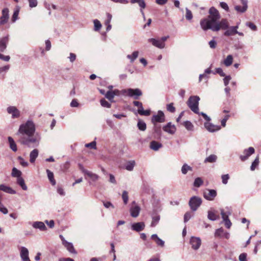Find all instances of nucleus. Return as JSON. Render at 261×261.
Returning <instances> with one entry per match:
<instances>
[{"label":"nucleus","instance_id":"1","mask_svg":"<svg viewBox=\"0 0 261 261\" xmlns=\"http://www.w3.org/2000/svg\"><path fill=\"white\" fill-rule=\"evenodd\" d=\"M210 15L207 18L201 20L200 25L204 30L208 29L213 31H218L220 29L226 30L228 28L229 23L225 19H222L219 22L220 15L218 11L214 7H211L209 10Z\"/></svg>","mask_w":261,"mask_h":261},{"label":"nucleus","instance_id":"2","mask_svg":"<svg viewBox=\"0 0 261 261\" xmlns=\"http://www.w3.org/2000/svg\"><path fill=\"white\" fill-rule=\"evenodd\" d=\"M35 132V124L32 120H28L25 123L21 124L19 126L17 135L20 136H27L31 137Z\"/></svg>","mask_w":261,"mask_h":261},{"label":"nucleus","instance_id":"3","mask_svg":"<svg viewBox=\"0 0 261 261\" xmlns=\"http://www.w3.org/2000/svg\"><path fill=\"white\" fill-rule=\"evenodd\" d=\"M41 137L39 135L36 134L34 137L20 136L19 142L21 144L28 146L29 147H37L39 146Z\"/></svg>","mask_w":261,"mask_h":261},{"label":"nucleus","instance_id":"4","mask_svg":"<svg viewBox=\"0 0 261 261\" xmlns=\"http://www.w3.org/2000/svg\"><path fill=\"white\" fill-rule=\"evenodd\" d=\"M200 98L198 96H191L189 97L187 105L190 109L195 113L199 114V101Z\"/></svg>","mask_w":261,"mask_h":261},{"label":"nucleus","instance_id":"5","mask_svg":"<svg viewBox=\"0 0 261 261\" xmlns=\"http://www.w3.org/2000/svg\"><path fill=\"white\" fill-rule=\"evenodd\" d=\"M121 92L122 94L133 97L135 99H138L139 97L142 95L141 90L138 88L123 89Z\"/></svg>","mask_w":261,"mask_h":261},{"label":"nucleus","instance_id":"6","mask_svg":"<svg viewBox=\"0 0 261 261\" xmlns=\"http://www.w3.org/2000/svg\"><path fill=\"white\" fill-rule=\"evenodd\" d=\"M202 200V199L198 196L192 197L189 201V205L192 211H196L201 205Z\"/></svg>","mask_w":261,"mask_h":261},{"label":"nucleus","instance_id":"7","mask_svg":"<svg viewBox=\"0 0 261 261\" xmlns=\"http://www.w3.org/2000/svg\"><path fill=\"white\" fill-rule=\"evenodd\" d=\"M7 113L11 115L12 119H18L21 115L20 111L15 106H9L7 108Z\"/></svg>","mask_w":261,"mask_h":261},{"label":"nucleus","instance_id":"8","mask_svg":"<svg viewBox=\"0 0 261 261\" xmlns=\"http://www.w3.org/2000/svg\"><path fill=\"white\" fill-rule=\"evenodd\" d=\"M165 117L164 113L162 111H159L156 115L152 116L151 121L154 124L158 123H162L165 122Z\"/></svg>","mask_w":261,"mask_h":261},{"label":"nucleus","instance_id":"9","mask_svg":"<svg viewBox=\"0 0 261 261\" xmlns=\"http://www.w3.org/2000/svg\"><path fill=\"white\" fill-rule=\"evenodd\" d=\"M9 11L7 8L2 10V16L0 17V25H3L7 23L9 19Z\"/></svg>","mask_w":261,"mask_h":261},{"label":"nucleus","instance_id":"10","mask_svg":"<svg viewBox=\"0 0 261 261\" xmlns=\"http://www.w3.org/2000/svg\"><path fill=\"white\" fill-rule=\"evenodd\" d=\"M217 196V192L215 190L206 189L203 192V197L209 201H212Z\"/></svg>","mask_w":261,"mask_h":261},{"label":"nucleus","instance_id":"11","mask_svg":"<svg viewBox=\"0 0 261 261\" xmlns=\"http://www.w3.org/2000/svg\"><path fill=\"white\" fill-rule=\"evenodd\" d=\"M60 238L62 241L63 245L69 252L74 254L76 253V252L74 248L73 244L71 243L68 242L67 241H66L63 236L62 235H60Z\"/></svg>","mask_w":261,"mask_h":261},{"label":"nucleus","instance_id":"12","mask_svg":"<svg viewBox=\"0 0 261 261\" xmlns=\"http://www.w3.org/2000/svg\"><path fill=\"white\" fill-rule=\"evenodd\" d=\"M190 243L194 250H198L201 244V240L199 237H192L190 240Z\"/></svg>","mask_w":261,"mask_h":261},{"label":"nucleus","instance_id":"13","mask_svg":"<svg viewBox=\"0 0 261 261\" xmlns=\"http://www.w3.org/2000/svg\"><path fill=\"white\" fill-rule=\"evenodd\" d=\"M255 152L253 147H250L248 149H245L243 151V154L240 156V158L242 161H245L248 159V158Z\"/></svg>","mask_w":261,"mask_h":261},{"label":"nucleus","instance_id":"14","mask_svg":"<svg viewBox=\"0 0 261 261\" xmlns=\"http://www.w3.org/2000/svg\"><path fill=\"white\" fill-rule=\"evenodd\" d=\"M163 129L164 132L170 135H173L176 130V128L171 122H168L166 125L163 126Z\"/></svg>","mask_w":261,"mask_h":261},{"label":"nucleus","instance_id":"15","mask_svg":"<svg viewBox=\"0 0 261 261\" xmlns=\"http://www.w3.org/2000/svg\"><path fill=\"white\" fill-rule=\"evenodd\" d=\"M129 211L131 216L134 218H136L139 215L140 207L138 205H136L135 202L134 201Z\"/></svg>","mask_w":261,"mask_h":261},{"label":"nucleus","instance_id":"16","mask_svg":"<svg viewBox=\"0 0 261 261\" xmlns=\"http://www.w3.org/2000/svg\"><path fill=\"white\" fill-rule=\"evenodd\" d=\"M148 41L151 43L153 46L161 49L164 48L165 46V43H163L160 39L150 38L148 40Z\"/></svg>","mask_w":261,"mask_h":261},{"label":"nucleus","instance_id":"17","mask_svg":"<svg viewBox=\"0 0 261 261\" xmlns=\"http://www.w3.org/2000/svg\"><path fill=\"white\" fill-rule=\"evenodd\" d=\"M204 126L207 130L210 132H214L220 129L221 127L219 125H215L209 122L204 123Z\"/></svg>","mask_w":261,"mask_h":261},{"label":"nucleus","instance_id":"18","mask_svg":"<svg viewBox=\"0 0 261 261\" xmlns=\"http://www.w3.org/2000/svg\"><path fill=\"white\" fill-rule=\"evenodd\" d=\"M145 224L144 222H137L133 223L132 225V229L137 232H140L143 230L145 228Z\"/></svg>","mask_w":261,"mask_h":261},{"label":"nucleus","instance_id":"19","mask_svg":"<svg viewBox=\"0 0 261 261\" xmlns=\"http://www.w3.org/2000/svg\"><path fill=\"white\" fill-rule=\"evenodd\" d=\"M20 256L22 261H31L29 257V250L24 247L21 248Z\"/></svg>","mask_w":261,"mask_h":261},{"label":"nucleus","instance_id":"20","mask_svg":"<svg viewBox=\"0 0 261 261\" xmlns=\"http://www.w3.org/2000/svg\"><path fill=\"white\" fill-rule=\"evenodd\" d=\"M32 226L35 229H38L40 231H46L47 227L44 223L41 221H35L32 224Z\"/></svg>","mask_w":261,"mask_h":261},{"label":"nucleus","instance_id":"21","mask_svg":"<svg viewBox=\"0 0 261 261\" xmlns=\"http://www.w3.org/2000/svg\"><path fill=\"white\" fill-rule=\"evenodd\" d=\"M9 36H5L3 37L0 39V51L2 52L4 51V50L7 48V44L9 42Z\"/></svg>","mask_w":261,"mask_h":261},{"label":"nucleus","instance_id":"22","mask_svg":"<svg viewBox=\"0 0 261 261\" xmlns=\"http://www.w3.org/2000/svg\"><path fill=\"white\" fill-rule=\"evenodd\" d=\"M242 4L243 5V7L240 6H236L234 7L235 10L238 12L244 13L245 12L248 8L247 6V0H241Z\"/></svg>","mask_w":261,"mask_h":261},{"label":"nucleus","instance_id":"23","mask_svg":"<svg viewBox=\"0 0 261 261\" xmlns=\"http://www.w3.org/2000/svg\"><path fill=\"white\" fill-rule=\"evenodd\" d=\"M39 154L38 150L37 149H34L31 151L30 153V161L31 163L35 162L36 158L38 157Z\"/></svg>","mask_w":261,"mask_h":261},{"label":"nucleus","instance_id":"24","mask_svg":"<svg viewBox=\"0 0 261 261\" xmlns=\"http://www.w3.org/2000/svg\"><path fill=\"white\" fill-rule=\"evenodd\" d=\"M0 190L11 194H15L16 193V191L15 190L12 189L11 187L5 185H0Z\"/></svg>","mask_w":261,"mask_h":261},{"label":"nucleus","instance_id":"25","mask_svg":"<svg viewBox=\"0 0 261 261\" xmlns=\"http://www.w3.org/2000/svg\"><path fill=\"white\" fill-rule=\"evenodd\" d=\"M207 213V218L211 221H215L219 218V216L216 214L215 211L210 210L208 211Z\"/></svg>","mask_w":261,"mask_h":261},{"label":"nucleus","instance_id":"26","mask_svg":"<svg viewBox=\"0 0 261 261\" xmlns=\"http://www.w3.org/2000/svg\"><path fill=\"white\" fill-rule=\"evenodd\" d=\"M162 147V144L159 142H158L155 141H152L150 142V147L151 149L157 151L160 148Z\"/></svg>","mask_w":261,"mask_h":261},{"label":"nucleus","instance_id":"27","mask_svg":"<svg viewBox=\"0 0 261 261\" xmlns=\"http://www.w3.org/2000/svg\"><path fill=\"white\" fill-rule=\"evenodd\" d=\"M8 142L9 143L10 148L14 152L17 150V147L16 143L14 139L11 137L8 138Z\"/></svg>","mask_w":261,"mask_h":261},{"label":"nucleus","instance_id":"28","mask_svg":"<svg viewBox=\"0 0 261 261\" xmlns=\"http://www.w3.org/2000/svg\"><path fill=\"white\" fill-rule=\"evenodd\" d=\"M151 239L154 240L155 242L158 246L164 247L165 244L164 241L159 238L156 234H152L151 236Z\"/></svg>","mask_w":261,"mask_h":261},{"label":"nucleus","instance_id":"29","mask_svg":"<svg viewBox=\"0 0 261 261\" xmlns=\"http://www.w3.org/2000/svg\"><path fill=\"white\" fill-rule=\"evenodd\" d=\"M234 29L235 28H233L232 27H228V28L227 29V30L224 32V35L226 36H230L237 34L238 31H236Z\"/></svg>","mask_w":261,"mask_h":261},{"label":"nucleus","instance_id":"30","mask_svg":"<svg viewBox=\"0 0 261 261\" xmlns=\"http://www.w3.org/2000/svg\"><path fill=\"white\" fill-rule=\"evenodd\" d=\"M46 173L47 174L48 178L49 180L51 185L53 186L55 185L56 184V182L55 179H54V176L53 172L50 171L49 169H47Z\"/></svg>","mask_w":261,"mask_h":261},{"label":"nucleus","instance_id":"31","mask_svg":"<svg viewBox=\"0 0 261 261\" xmlns=\"http://www.w3.org/2000/svg\"><path fill=\"white\" fill-rule=\"evenodd\" d=\"M139 56V51H135L132 55H127L126 57L129 60L130 63H133Z\"/></svg>","mask_w":261,"mask_h":261},{"label":"nucleus","instance_id":"32","mask_svg":"<svg viewBox=\"0 0 261 261\" xmlns=\"http://www.w3.org/2000/svg\"><path fill=\"white\" fill-rule=\"evenodd\" d=\"M217 160V155L215 154H211L208 157L206 158L204 161L205 163H213L216 162Z\"/></svg>","mask_w":261,"mask_h":261},{"label":"nucleus","instance_id":"33","mask_svg":"<svg viewBox=\"0 0 261 261\" xmlns=\"http://www.w3.org/2000/svg\"><path fill=\"white\" fill-rule=\"evenodd\" d=\"M160 220V216L158 214H155L154 215L152 216V222L151 223V227L155 226L157 224L159 223Z\"/></svg>","mask_w":261,"mask_h":261},{"label":"nucleus","instance_id":"34","mask_svg":"<svg viewBox=\"0 0 261 261\" xmlns=\"http://www.w3.org/2000/svg\"><path fill=\"white\" fill-rule=\"evenodd\" d=\"M192 168L191 166L185 163L182 165L181 169V171L183 174L185 175L188 173V171H192Z\"/></svg>","mask_w":261,"mask_h":261},{"label":"nucleus","instance_id":"35","mask_svg":"<svg viewBox=\"0 0 261 261\" xmlns=\"http://www.w3.org/2000/svg\"><path fill=\"white\" fill-rule=\"evenodd\" d=\"M17 183L23 190H27L28 187L25 184L24 179L21 177L17 179Z\"/></svg>","mask_w":261,"mask_h":261},{"label":"nucleus","instance_id":"36","mask_svg":"<svg viewBox=\"0 0 261 261\" xmlns=\"http://www.w3.org/2000/svg\"><path fill=\"white\" fill-rule=\"evenodd\" d=\"M137 127L141 131H145L146 129V124L144 121L139 119L137 123Z\"/></svg>","mask_w":261,"mask_h":261},{"label":"nucleus","instance_id":"37","mask_svg":"<svg viewBox=\"0 0 261 261\" xmlns=\"http://www.w3.org/2000/svg\"><path fill=\"white\" fill-rule=\"evenodd\" d=\"M132 4L137 3L141 9H144L146 7V4L144 0H130Z\"/></svg>","mask_w":261,"mask_h":261},{"label":"nucleus","instance_id":"38","mask_svg":"<svg viewBox=\"0 0 261 261\" xmlns=\"http://www.w3.org/2000/svg\"><path fill=\"white\" fill-rule=\"evenodd\" d=\"M233 61V57L232 55H228L225 59V60L224 61V64L226 66H230L232 63Z\"/></svg>","mask_w":261,"mask_h":261},{"label":"nucleus","instance_id":"39","mask_svg":"<svg viewBox=\"0 0 261 261\" xmlns=\"http://www.w3.org/2000/svg\"><path fill=\"white\" fill-rule=\"evenodd\" d=\"M21 172L15 167L12 169L11 175L13 177H17V178H20L21 177Z\"/></svg>","mask_w":261,"mask_h":261},{"label":"nucleus","instance_id":"40","mask_svg":"<svg viewBox=\"0 0 261 261\" xmlns=\"http://www.w3.org/2000/svg\"><path fill=\"white\" fill-rule=\"evenodd\" d=\"M183 125L188 130H190V131L193 130L194 125L190 121H186L184 122Z\"/></svg>","mask_w":261,"mask_h":261},{"label":"nucleus","instance_id":"41","mask_svg":"<svg viewBox=\"0 0 261 261\" xmlns=\"http://www.w3.org/2000/svg\"><path fill=\"white\" fill-rule=\"evenodd\" d=\"M221 215L222 216V218L223 219V221L227 220H229L228 217L230 215V212H224V211L223 209H221Z\"/></svg>","mask_w":261,"mask_h":261},{"label":"nucleus","instance_id":"42","mask_svg":"<svg viewBox=\"0 0 261 261\" xmlns=\"http://www.w3.org/2000/svg\"><path fill=\"white\" fill-rule=\"evenodd\" d=\"M259 164V156H257L254 161L252 162L250 167V169L252 171H254L255 168L258 166Z\"/></svg>","mask_w":261,"mask_h":261},{"label":"nucleus","instance_id":"43","mask_svg":"<svg viewBox=\"0 0 261 261\" xmlns=\"http://www.w3.org/2000/svg\"><path fill=\"white\" fill-rule=\"evenodd\" d=\"M203 184V181L200 177H197L195 178L194 182V186L195 187H199Z\"/></svg>","mask_w":261,"mask_h":261},{"label":"nucleus","instance_id":"44","mask_svg":"<svg viewBox=\"0 0 261 261\" xmlns=\"http://www.w3.org/2000/svg\"><path fill=\"white\" fill-rule=\"evenodd\" d=\"M87 175L89 176L94 181H96L99 179V176L98 175L95 173H93L90 171L88 172Z\"/></svg>","mask_w":261,"mask_h":261},{"label":"nucleus","instance_id":"45","mask_svg":"<svg viewBox=\"0 0 261 261\" xmlns=\"http://www.w3.org/2000/svg\"><path fill=\"white\" fill-rule=\"evenodd\" d=\"M93 22L94 25V31H98L101 28V24L100 22L97 19H95Z\"/></svg>","mask_w":261,"mask_h":261},{"label":"nucleus","instance_id":"46","mask_svg":"<svg viewBox=\"0 0 261 261\" xmlns=\"http://www.w3.org/2000/svg\"><path fill=\"white\" fill-rule=\"evenodd\" d=\"M17 160L19 161V164L23 167H27L29 165L28 162L25 161L23 158L20 156L17 157Z\"/></svg>","mask_w":261,"mask_h":261},{"label":"nucleus","instance_id":"47","mask_svg":"<svg viewBox=\"0 0 261 261\" xmlns=\"http://www.w3.org/2000/svg\"><path fill=\"white\" fill-rule=\"evenodd\" d=\"M138 112L141 115L148 116L150 115V111L144 110L143 107L141 109H138Z\"/></svg>","mask_w":261,"mask_h":261},{"label":"nucleus","instance_id":"48","mask_svg":"<svg viewBox=\"0 0 261 261\" xmlns=\"http://www.w3.org/2000/svg\"><path fill=\"white\" fill-rule=\"evenodd\" d=\"M224 233V229L222 228H220L216 230L215 236L216 237H222Z\"/></svg>","mask_w":261,"mask_h":261},{"label":"nucleus","instance_id":"49","mask_svg":"<svg viewBox=\"0 0 261 261\" xmlns=\"http://www.w3.org/2000/svg\"><path fill=\"white\" fill-rule=\"evenodd\" d=\"M135 164V161L129 162L126 165L125 168L128 171H132Z\"/></svg>","mask_w":261,"mask_h":261},{"label":"nucleus","instance_id":"50","mask_svg":"<svg viewBox=\"0 0 261 261\" xmlns=\"http://www.w3.org/2000/svg\"><path fill=\"white\" fill-rule=\"evenodd\" d=\"M105 97L110 101H112L114 97L112 91H108L105 94Z\"/></svg>","mask_w":261,"mask_h":261},{"label":"nucleus","instance_id":"51","mask_svg":"<svg viewBox=\"0 0 261 261\" xmlns=\"http://www.w3.org/2000/svg\"><path fill=\"white\" fill-rule=\"evenodd\" d=\"M167 110L171 113L175 112V108L173 106V103H170L167 105Z\"/></svg>","mask_w":261,"mask_h":261},{"label":"nucleus","instance_id":"52","mask_svg":"<svg viewBox=\"0 0 261 261\" xmlns=\"http://www.w3.org/2000/svg\"><path fill=\"white\" fill-rule=\"evenodd\" d=\"M186 18L187 20H191L193 18V15H192V13L191 12V11L188 9L187 8H186Z\"/></svg>","mask_w":261,"mask_h":261},{"label":"nucleus","instance_id":"53","mask_svg":"<svg viewBox=\"0 0 261 261\" xmlns=\"http://www.w3.org/2000/svg\"><path fill=\"white\" fill-rule=\"evenodd\" d=\"M122 198L124 204H126L128 202V193L126 191H124L122 193Z\"/></svg>","mask_w":261,"mask_h":261},{"label":"nucleus","instance_id":"54","mask_svg":"<svg viewBox=\"0 0 261 261\" xmlns=\"http://www.w3.org/2000/svg\"><path fill=\"white\" fill-rule=\"evenodd\" d=\"M100 104L103 107H106L109 108L111 107V104L108 102L107 100H106L105 99H102L100 100Z\"/></svg>","mask_w":261,"mask_h":261},{"label":"nucleus","instance_id":"55","mask_svg":"<svg viewBox=\"0 0 261 261\" xmlns=\"http://www.w3.org/2000/svg\"><path fill=\"white\" fill-rule=\"evenodd\" d=\"M221 178H222V183L224 185H226L228 182V180L229 178V176L228 174L222 175L221 176Z\"/></svg>","mask_w":261,"mask_h":261},{"label":"nucleus","instance_id":"56","mask_svg":"<svg viewBox=\"0 0 261 261\" xmlns=\"http://www.w3.org/2000/svg\"><path fill=\"white\" fill-rule=\"evenodd\" d=\"M103 205L107 208H114V205L109 201H103Z\"/></svg>","mask_w":261,"mask_h":261},{"label":"nucleus","instance_id":"57","mask_svg":"<svg viewBox=\"0 0 261 261\" xmlns=\"http://www.w3.org/2000/svg\"><path fill=\"white\" fill-rule=\"evenodd\" d=\"M246 25L253 31H256L257 29L256 26L252 22H246Z\"/></svg>","mask_w":261,"mask_h":261},{"label":"nucleus","instance_id":"58","mask_svg":"<svg viewBox=\"0 0 261 261\" xmlns=\"http://www.w3.org/2000/svg\"><path fill=\"white\" fill-rule=\"evenodd\" d=\"M19 11L18 10H16L14 12L12 17V21L13 22H15V21L18 19Z\"/></svg>","mask_w":261,"mask_h":261},{"label":"nucleus","instance_id":"59","mask_svg":"<svg viewBox=\"0 0 261 261\" xmlns=\"http://www.w3.org/2000/svg\"><path fill=\"white\" fill-rule=\"evenodd\" d=\"M29 3V6L31 8H34L37 6V0H28Z\"/></svg>","mask_w":261,"mask_h":261},{"label":"nucleus","instance_id":"60","mask_svg":"<svg viewBox=\"0 0 261 261\" xmlns=\"http://www.w3.org/2000/svg\"><path fill=\"white\" fill-rule=\"evenodd\" d=\"M0 212L3 213L4 214H7L8 213V211L6 207H5L3 204L0 202Z\"/></svg>","mask_w":261,"mask_h":261},{"label":"nucleus","instance_id":"61","mask_svg":"<svg viewBox=\"0 0 261 261\" xmlns=\"http://www.w3.org/2000/svg\"><path fill=\"white\" fill-rule=\"evenodd\" d=\"M214 73L215 74V73H218L221 76H225V73L223 71V70L221 68H216V72Z\"/></svg>","mask_w":261,"mask_h":261},{"label":"nucleus","instance_id":"62","mask_svg":"<svg viewBox=\"0 0 261 261\" xmlns=\"http://www.w3.org/2000/svg\"><path fill=\"white\" fill-rule=\"evenodd\" d=\"M191 218V214L190 212H187L184 215V222H187Z\"/></svg>","mask_w":261,"mask_h":261},{"label":"nucleus","instance_id":"63","mask_svg":"<svg viewBox=\"0 0 261 261\" xmlns=\"http://www.w3.org/2000/svg\"><path fill=\"white\" fill-rule=\"evenodd\" d=\"M45 223L51 228H53L55 226V222L53 220L50 221L45 220Z\"/></svg>","mask_w":261,"mask_h":261},{"label":"nucleus","instance_id":"64","mask_svg":"<svg viewBox=\"0 0 261 261\" xmlns=\"http://www.w3.org/2000/svg\"><path fill=\"white\" fill-rule=\"evenodd\" d=\"M247 254L246 253H241L239 257L240 261H247Z\"/></svg>","mask_w":261,"mask_h":261}]
</instances>
